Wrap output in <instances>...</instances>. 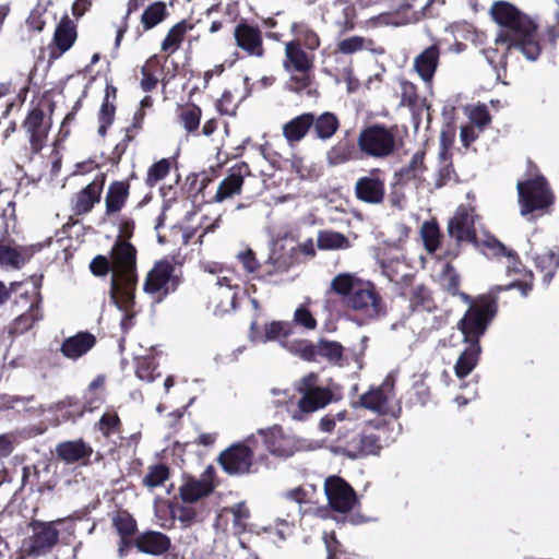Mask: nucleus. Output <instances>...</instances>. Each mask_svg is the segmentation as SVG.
<instances>
[{
    "instance_id": "nucleus-1",
    "label": "nucleus",
    "mask_w": 559,
    "mask_h": 559,
    "mask_svg": "<svg viewBox=\"0 0 559 559\" xmlns=\"http://www.w3.org/2000/svg\"><path fill=\"white\" fill-rule=\"evenodd\" d=\"M493 20L502 27L496 37V45L504 47L501 58L509 53L521 52L530 61L542 53L537 38V24L515 5L497 1L491 7Z\"/></svg>"
},
{
    "instance_id": "nucleus-2",
    "label": "nucleus",
    "mask_w": 559,
    "mask_h": 559,
    "mask_svg": "<svg viewBox=\"0 0 559 559\" xmlns=\"http://www.w3.org/2000/svg\"><path fill=\"white\" fill-rule=\"evenodd\" d=\"M497 310L498 298L490 292L473 301L457 322V329L463 334L464 342L480 345L479 340L495 318Z\"/></svg>"
},
{
    "instance_id": "nucleus-3",
    "label": "nucleus",
    "mask_w": 559,
    "mask_h": 559,
    "mask_svg": "<svg viewBox=\"0 0 559 559\" xmlns=\"http://www.w3.org/2000/svg\"><path fill=\"white\" fill-rule=\"evenodd\" d=\"M112 276L110 283V297L119 290H135L138 285L136 249L124 239H117L111 248Z\"/></svg>"
},
{
    "instance_id": "nucleus-4",
    "label": "nucleus",
    "mask_w": 559,
    "mask_h": 559,
    "mask_svg": "<svg viewBox=\"0 0 559 559\" xmlns=\"http://www.w3.org/2000/svg\"><path fill=\"white\" fill-rule=\"evenodd\" d=\"M516 189L523 216L534 215L535 213L542 216L548 213L555 203V195L549 183L540 174L524 181H519Z\"/></svg>"
},
{
    "instance_id": "nucleus-5",
    "label": "nucleus",
    "mask_w": 559,
    "mask_h": 559,
    "mask_svg": "<svg viewBox=\"0 0 559 559\" xmlns=\"http://www.w3.org/2000/svg\"><path fill=\"white\" fill-rule=\"evenodd\" d=\"M62 522V519L55 521L33 519L28 523L32 534L22 542V554L29 558L49 555L60 542V532L57 526Z\"/></svg>"
},
{
    "instance_id": "nucleus-6",
    "label": "nucleus",
    "mask_w": 559,
    "mask_h": 559,
    "mask_svg": "<svg viewBox=\"0 0 559 559\" xmlns=\"http://www.w3.org/2000/svg\"><path fill=\"white\" fill-rule=\"evenodd\" d=\"M255 445L257 440L253 436L234 442L218 454L216 462L228 476L239 477L252 474L255 472Z\"/></svg>"
},
{
    "instance_id": "nucleus-7",
    "label": "nucleus",
    "mask_w": 559,
    "mask_h": 559,
    "mask_svg": "<svg viewBox=\"0 0 559 559\" xmlns=\"http://www.w3.org/2000/svg\"><path fill=\"white\" fill-rule=\"evenodd\" d=\"M397 127H386L374 123L364 128L357 139V145L361 153L373 158L391 156L396 148Z\"/></svg>"
},
{
    "instance_id": "nucleus-8",
    "label": "nucleus",
    "mask_w": 559,
    "mask_h": 559,
    "mask_svg": "<svg viewBox=\"0 0 559 559\" xmlns=\"http://www.w3.org/2000/svg\"><path fill=\"white\" fill-rule=\"evenodd\" d=\"M175 265L169 260L155 262L146 274L143 290L148 294L155 302H162L169 294L179 286L178 276L174 275Z\"/></svg>"
},
{
    "instance_id": "nucleus-9",
    "label": "nucleus",
    "mask_w": 559,
    "mask_h": 559,
    "mask_svg": "<svg viewBox=\"0 0 559 559\" xmlns=\"http://www.w3.org/2000/svg\"><path fill=\"white\" fill-rule=\"evenodd\" d=\"M344 304L366 320L377 319L385 313L382 297L370 282L357 284L349 298L344 299Z\"/></svg>"
},
{
    "instance_id": "nucleus-10",
    "label": "nucleus",
    "mask_w": 559,
    "mask_h": 559,
    "mask_svg": "<svg viewBox=\"0 0 559 559\" xmlns=\"http://www.w3.org/2000/svg\"><path fill=\"white\" fill-rule=\"evenodd\" d=\"M329 507L337 513H349L358 503L355 489L342 477L329 476L324 481Z\"/></svg>"
},
{
    "instance_id": "nucleus-11",
    "label": "nucleus",
    "mask_w": 559,
    "mask_h": 559,
    "mask_svg": "<svg viewBox=\"0 0 559 559\" xmlns=\"http://www.w3.org/2000/svg\"><path fill=\"white\" fill-rule=\"evenodd\" d=\"M508 259L506 273L508 276H516L507 285H496L489 292L497 297L501 292L518 289L523 297H527L534 288V274L521 261L514 250H510L506 255Z\"/></svg>"
},
{
    "instance_id": "nucleus-12",
    "label": "nucleus",
    "mask_w": 559,
    "mask_h": 559,
    "mask_svg": "<svg viewBox=\"0 0 559 559\" xmlns=\"http://www.w3.org/2000/svg\"><path fill=\"white\" fill-rule=\"evenodd\" d=\"M20 297L28 302L25 312L17 316L9 326V334L12 336L21 335L29 331L36 322L44 319L41 308L43 296L40 294V283H36L32 293L25 290L20 293Z\"/></svg>"
},
{
    "instance_id": "nucleus-13",
    "label": "nucleus",
    "mask_w": 559,
    "mask_h": 559,
    "mask_svg": "<svg viewBox=\"0 0 559 559\" xmlns=\"http://www.w3.org/2000/svg\"><path fill=\"white\" fill-rule=\"evenodd\" d=\"M106 180L107 174L98 173L88 185L71 198L70 206L73 215L84 216L93 211L102 200Z\"/></svg>"
},
{
    "instance_id": "nucleus-14",
    "label": "nucleus",
    "mask_w": 559,
    "mask_h": 559,
    "mask_svg": "<svg viewBox=\"0 0 559 559\" xmlns=\"http://www.w3.org/2000/svg\"><path fill=\"white\" fill-rule=\"evenodd\" d=\"M355 197L368 204H380L385 198V173L380 168H372L368 175L357 179Z\"/></svg>"
},
{
    "instance_id": "nucleus-15",
    "label": "nucleus",
    "mask_w": 559,
    "mask_h": 559,
    "mask_svg": "<svg viewBox=\"0 0 559 559\" xmlns=\"http://www.w3.org/2000/svg\"><path fill=\"white\" fill-rule=\"evenodd\" d=\"M31 150L34 154H38L45 146L51 128V120L46 119V115L40 107L31 109L24 121L22 122Z\"/></svg>"
},
{
    "instance_id": "nucleus-16",
    "label": "nucleus",
    "mask_w": 559,
    "mask_h": 559,
    "mask_svg": "<svg viewBox=\"0 0 559 559\" xmlns=\"http://www.w3.org/2000/svg\"><path fill=\"white\" fill-rule=\"evenodd\" d=\"M216 471L209 465L202 473L201 478L190 477L179 488V496L186 503H193L210 496L215 487Z\"/></svg>"
},
{
    "instance_id": "nucleus-17",
    "label": "nucleus",
    "mask_w": 559,
    "mask_h": 559,
    "mask_svg": "<svg viewBox=\"0 0 559 559\" xmlns=\"http://www.w3.org/2000/svg\"><path fill=\"white\" fill-rule=\"evenodd\" d=\"M78 39V27L68 14L57 24L52 40L48 46L49 60L59 59L69 51Z\"/></svg>"
},
{
    "instance_id": "nucleus-18",
    "label": "nucleus",
    "mask_w": 559,
    "mask_h": 559,
    "mask_svg": "<svg viewBox=\"0 0 559 559\" xmlns=\"http://www.w3.org/2000/svg\"><path fill=\"white\" fill-rule=\"evenodd\" d=\"M448 233L457 243H474L477 238L475 217L473 211L466 206H459L454 216L448 223Z\"/></svg>"
},
{
    "instance_id": "nucleus-19",
    "label": "nucleus",
    "mask_w": 559,
    "mask_h": 559,
    "mask_svg": "<svg viewBox=\"0 0 559 559\" xmlns=\"http://www.w3.org/2000/svg\"><path fill=\"white\" fill-rule=\"evenodd\" d=\"M236 45L248 56L262 58L265 53L262 32L258 26L240 22L234 31Z\"/></svg>"
},
{
    "instance_id": "nucleus-20",
    "label": "nucleus",
    "mask_w": 559,
    "mask_h": 559,
    "mask_svg": "<svg viewBox=\"0 0 559 559\" xmlns=\"http://www.w3.org/2000/svg\"><path fill=\"white\" fill-rule=\"evenodd\" d=\"M250 173V167L247 163L240 162L235 164L229 169L228 175L218 185L212 201L221 203L227 199L240 194L243 179L249 176Z\"/></svg>"
},
{
    "instance_id": "nucleus-21",
    "label": "nucleus",
    "mask_w": 559,
    "mask_h": 559,
    "mask_svg": "<svg viewBox=\"0 0 559 559\" xmlns=\"http://www.w3.org/2000/svg\"><path fill=\"white\" fill-rule=\"evenodd\" d=\"M135 177L132 173L124 180H114L109 183L105 194V218L116 216L126 206L130 197V180Z\"/></svg>"
},
{
    "instance_id": "nucleus-22",
    "label": "nucleus",
    "mask_w": 559,
    "mask_h": 559,
    "mask_svg": "<svg viewBox=\"0 0 559 559\" xmlns=\"http://www.w3.org/2000/svg\"><path fill=\"white\" fill-rule=\"evenodd\" d=\"M314 59L313 52L299 47L297 43H285L283 67L287 72H312Z\"/></svg>"
},
{
    "instance_id": "nucleus-23",
    "label": "nucleus",
    "mask_w": 559,
    "mask_h": 559,
    "mask_svg": "<svg viewBox=\"0 0 559 559\" xmlns=\"http://www.w3.org/2000/svg\"><path fill=\"white\" fill-rule=\"evenodd\" d=\"M393 389V379L386 377L379 386H371L367 392L361 394L356 404L362 408L384 414Z\"/></svg>"
},
{
    "instance_id": "nucleus-24",
    "label": "nucleus",
    "mask_w": 559,
    "mask_h": 559,
    "mask_svg": "<svg viewBox=\"0 0 559 559\" xmlns=\"http://www.w3.org/2000/svg\"><path fill=\"white\" fill-rule=\"evenodd\" d=\"M134 546L140 552L160 556L169 550L171 540L162 532L146 531L134 538Z\"/></svg>"
},
{
    "instance_id": "nucleus-25",
    "label": "nucleus",
    "mask_w": 559,
    "mask_h": 559,
    "mask_svg": "<svg viewBox=\"0 0 559 559\" xmlns=\"http://www.w3.org/2000/svg\"><path fill=\"white\" fill-rule=\"evenodd\" d=\"M293 266L292 259L285 254H276L272 252L262 263L261 271L257 275V281L267 284H278L276 280L278 275L288 273Z\"/></svg>"
},
{
    "instance_id": "nucleus-26",
    "label": "nucleus",
    "mask_w": 559,
    "mask_h": 559,
    "mask_svg": "<svg viewBox=\"0 0 559 559\" xmlns=\"http://www.w3.org/2000/svg\"><path fill=\"white\" fill-rule=\"evenodd\" d=\"M92 454L93 448L83 439L63 441L56 447L57 457L66 464L88 461Z\"/></svg>"
},
{
    "instance_id": "nucleus-27",
    "label": "nucleus",
    "mask_w": 559,
    "mask_h": 559,
    "mask_svg": "<svg viewBox=\"0 0 559 559\" xmlns=\"http://www.w3.org/2000/svg\"><path fill=\"white\" fill-rule=\"evenodd\" d=\"M358 152L357 142L350 136V132L346 131L345 135L328 151L326 159L329 165L337 166L356 159Z\"/></svg>"
},
{
    "instance_id": "nucleus-28",
    "label": "nucleus",
    "mask_w": 559,
    "mask_h": 559,
    "mask_svg": "<svg viewBox=\"0 0 559 559\" xmlns=\"http://www.w3.org/2000/svg\"><path fill=\"white\" fill-rule=\"evenodd\" d=\"M440 60V48L433 44L424 49L414 60V69L424 82H431Z\"/></svg>"
},
{
    "instance_id": "nucleus-29",
    "label": "nucleus",
    "mask_w": 559,
    "mask_h": 559,
    "mask_svg": "<svg viewBox=\"0 0 559 559\" xmlns=\"http://www.w3.org/2000/svg\"><path fill=\"white\" fill-rule=\"evenodd\" d=\"M95 344L96 337L92 333L79 332L62 342L60 352L69 359H78L90 352Z\"/></svg>"
},
{
    "instance_id": "nucleus-30",
    "label": "nucleus",
    "mask_w": 559,
    "mask_h": 559,
    "mask_svg": "<svg viewBox=\"0 0 559 559\" xmlns=\"http://www.w3.org/2000/svg\"><path fill=\"white\" fill-rule=\"evenodd\" d=\"M50 412L53 413L56 420L59 424L68 421L75 423L85 414L81 400L72 395H67L62 400L56 402L50 407Z\"/></svg>"
},
{
    "instance_id": "nucleus-31",
    "label": "nucleus",
    "mask_w": 559,
    "mask_h": 559,
    "mask_svg": "<svg viewBox=\"0 0 559 559\" xmlns=\"http://www.w3.org/2000/svg\"><path fill=\"white\" fill-rule=\"evenodd\" d=\"M313 112H302L283 126V135L289 144L299 143L311 131Z\"/></svg>"
},
{
    "instance_id": "nucleus-32",
    "label": "nucleus",
    "mask_w": 559,
    "mask_h": 559,
    "mask_svg": "<svg viewBox=\"0 0 559 559\" xmlns=\"http://www.w3.org/2000/svg\"><path fill=\"white\" fill-rule=\"evenodd\" d=\"M82 406L85 413H93L106 402V377L96 376L83 394Z\"/></svg>"
},
{
    "instance_id": "nucleus-33",
    "label": "nucleus",
    "mask_w": 559,
    "mask_h": 559,
    "mask_svg": "<svg viewBox=\"0 0 559 559\" xmlns=\"http://www.w3.org/2000/svg\"><path fill=\"white\" fill-rule=\"evenodd\" d=\"M117 98V87L107 84L105 90V97L103 99L100 109L98 111L97 118H98V134L102 138H105L107 135V131L109 127L115 121V115H116V105L115 100Z\"/></svg>"
},
{
    "instance_id": "nucleus-34",
    "label": "nucleus",
    "mask_w": 559,
    "mask_h": 559,
    "mask_svg": "<svg viewBox=\"0 0 559 559\" xmlns=\"http://www.w3.org/2000/svg\"><path fill=\"white\" fill-rule=\"evenodd\" d=\"M127 294L128 295H124V290H119L115 297H110L118 309L124 313L120 322L121 330L124 334L134 326L136 316V311L134 310L135 290H127Z\"/></svg>"
},
{
    "instance_id": "nucleus-35",
    "label": "nucleus",
    "mask_w": 559,
    "mask_h": 559,
    "mask_svg": "<svg viewBox=\"0 0 559 559\" xmlns=\"http://www.w3.org/2000/svg\"><path fill=\"white\" fill-rule=\"evenodd\" d=\"M311 130L316 139L328 141L338 131L341 122L338 117L332 111H324L320 115L313 112Z\"/></svg>"
},
{
    "instance_id": "nucleus-36",
    "label": "nucleus",
    "mask_w": 559,
    "mask_h": 559,
    "mask_svg": "<svg viewBox=\"0 0 559 559\" xmlns=\"http://www.w3.org/2000/svg\"><path fill=\"white\" fill-rule=\"evenodd\" d=\"M353 448V457L378 455L382 449L380 437L373 432L364 430L349 442Z\"/></svg>"
},
{
    "instance_id": "nucleus-37",
    "label": "nucleus",
    "mask_w": 559,
    "mask_h": 559,
    "mask_svg": "<svg viewBox=\"0 0 559 559\" xmlns=\"http://www.w3.org/2000/svg\"><path fill=\"white\" fill-rule=\"evenodd\" d=\"M439 162L440 168L437 173L435 187L442 188L450 182H459L457 174L455 173L453 163H452V153L447 146L444 140H442L441 148L439 152Z\"/></svg>"
},
{
    "instance_id": "nucleus-38",
    "label": "nucleus",
    "mask_w": 559,
    "mask_h": 559,
    "mask_svg": "<svg viewBox=\"0 0 559 559\" xmlns=\"http://www.w3.org/2000/svg\"><path fill=\"white\" fill-rule=\"evenodd\" d=\"M294 38L290 43H297L299 47L305 48L314 53L320 47L321 39L316 31L304 22H296L290 27Z\"/></svg>"
},
{
    "instance_id": "nucleus-39",
    "label": "nucleus",
    "mask_w": 559,
    "mask_h": 559,
    "mask_svg": "<svg viewBox=\"0 0 559 559\" xmlns=\"http://www.w3.org/2000/svg\"><path fill=\"white\" fill-rule=\"evenodd\" d=\"M408 301L413 311L432 312L437 309L431 289L424 284L416 285L411 289Z\"/></svg>"
},
{
    "instance_id": "nucleus-40",
    "label": "nucleus",
    "mask_w": 559,
    "mask_h": 559,
    "mask_svg": "<svg viewBox=\"0 0 559 559\" xmlns=\"http://www.w3.org/2000/svg\"><path fill=\"white\" fill-rule=\"evenodd\" d=\"M331 400V393L322 388H309L298 402V406L304 413H312L324 407Z\"/></svg>"
},
{
    "instance_id": "nucleus-41",
    "label": "nucleus",
    "mask_w": 559,
    "mask_h": 559,
    "mask_svg": "<svg viewBox=\"0 0 559 559\" xmlns=\"http://www.w3.org/2000/svg\"><path fill=\"white\" fill-rule=\"evenodd\" d=\"M481 348L480 345L467 344L454 366L455 376L460 379L467 377L476 367Z\"/></svg>"
},
{
    "instance_id": "nucleus-42",
    "label": "nucleus",
    "mask_w": 559,
    "mask_h": 559,
    "mask_svg": "<svg viewBox=\"0 0 559 559\" xmlns=\"http://www.w3.org/2000/svg\"><path fill=\"white\" fill-rule=\"evenodd\" d=\"M28 489L31 493H44L46 490L52 489V486L40 481V469L37 465H25L22 468L21 490Z\"/></svg>"
},
{
    "instance_id": "nucleus-43",
    "label": "nucleus",
    "mask_w": 559,
    "mask_h": 559,
    "mask_svg": "<svg viewBox=\"0 0 559 559\" xmlns=\"http://www.w3.org/2000/svg\"><path fill=\"white\" fill-rule=\"evenodd\" d=\"M294 332V324L288 321H272L264 326L263 342L280 341L285 347L289 344V336Z\"/></svg>"
},
{
    "instance_id": "nucleus-44",
    "label": "nucleus",
    "mask_w": 559,
    "mask_h": 559,
    "mask_svg": "<svg viewBox=\"0 0 559 559\" xmlns=\"http://www.w3.org/2000/svg\"><path fill=\"white\" fill-rule=\"evenodd\" d=\"M201 116V108L193 103L179 105L177 108L178 121L188 133L198 131L200 127Z\"/></svg>"
},
{
    "instance_id": "nucleus-45",
    "label": "nucleus",
    "mask_w": 559,
    "mask_h": 559,
    "mask_svg": "<svg viewBox=\"0 0 559 559\" xmlns=\"http://www.w3.org/2000/svg\"><path fill=\"white\" fill-rule=\"evenodd\" d=\"M473 246L488 258H501L511 250L489 233H486L483 236H477Z\"/></svg>"
},
{
    "instance_id": "nucleus-46",
    "label": "nucleus",
    "mask_w": 559,
    "mask_h": 559,
    "mask_svg": "<svg viewBox=\"0 0 559 559\" xmlns=\"http://www.w3.org/2000/svg\"><path fill=\"white\" fill-rule=\"evenodd\" d=\"M192 27L193 25L188 24L186 20L176 23L173 27H170L164 40L162 41V50L168 52V55L174 53L179 49L181 43L185 40L186 33L189 29H192Z\"/></svg>"
},
{
    "instance_id": "nucleus-47",
    "label": "nucleus",
    "mask_w": 559,
    "mask_h": 559,
    "mask_svg": "<svg viewBox=\"0 0 559 559\" xmlns=\"http://www.w3.org/2000/svg\"><path fill=\"white\" fill-rule=\"evenodd\" d=\"M246 92L237 99L234 93L229 90H225L221 98L216 102V109L221 115L234 116L236 115L239 103L248 97L251 93L249 86V78L243 79Z\"/></svg>"
},
{
    "instance_id": "nucleus-48",
    "label": "nucleus",
    "mask_w": 559,
    "mask_h": 559,
    "mask_svg": "<svg viewBox=\"0 0 559 559\" xmlns=\"http://www.w3.org/2000/svg\"><path fill=\"white\" fill-rule=\"evenodd\" d=\"M168 16L167 5L164 1H155L148 4L141 15V24L144 31H150L162 23Z\"/></svg>"
},
{
    "instance_id": "nucleus-49",
    "label": "nucleus",
    "mask_w": 559,
    "mask_h": 559,
    "mask_svg": "<svg viewBox=\"0 0 559 559\" xmlns=\"http://www.w3.org/2000/svg\"><path fill=\"white\" fill-rule=\"evenodd\" d=\"M318 357H321L332 365L342 366L344 360V347L336 341L321 338L316 349Z\"/></svg>"
},
{
    "instance_id": "nucleus-50",
    "label": "nucleus",
    "mask_w": 559,
    "mask_h": 559,
    "mask_svg": "<svg viewBox=\"0 0 559 559\" xmlns=\"http://www.w3.org/2000/svg\"><path fill=\"white\" fill-rule=\"evenodd\" d=\"M535 266L543 274L544 283L549 284L559 267V254L549 250L535 257Z\"/></svg>"
},
{
    "instance_id": "nucleus-51",
    "label": "nucleus",
    "mask_w": 559,
    "mask_h": 559,
    "mask_svg": "<svg viewBox=\"0 0 559 559\" xmlns=\"http://www.w3.org/2000/svg\"><path fill=\"white\" fill-rule=\"evenodd\" d=\"M317 243L321 250H340L350 247L349 239L344 234L334 230L319 231Z\"/></svg>"
},
{
    "instance_id": "nucleus-52",
    "label": "nucleus",
    "mask_w": 559,
    "mask_h": 559,
    "mask_svg": "<svg viewBox=\"0 0 559 559\" xmlns=\"http://www.w3.org/2000/svg\"><path fill=\"white\" fill-rule=\"evenodd\" d=\"M111 521L119 537H134L138 531V524L132 514L127 510L117 511L112 515Z\"/></svg>"
},
{
    "instance_id": "nucleus-53",
    "label": "nucleus",
    "mask_w": 559,
    "mask_h": 559,
    "mask_svg": "<svg viewBox=\"0 0 559 559\" xmlns=\"http://www.w3.org/2000/svg\"><path fill=\"white\" fill-rule=\"evenodd\" d=\"M442 288L452 296L461 295L464 299H469V296L460 293V275L451 263H445L440 275Z\"/></svg>"
},
{
    "instance_id": "nucleus-54",
    "label": "nucleus",
    "mask_w": 559,
    "mask_h": 559,
    "mask_svg": "<svg viewBox=\"0 0 559 559\" xmlns=\"http://www.w3.org/2000/svg\"><path fill=\"white\" fill-rule=\"evenodd\" d=\"M236 259L245 274L251 280H257L262 263L258 260L255 252L250 247H246L237 253Z\"/></svg>"
},
{
    "instance_id": "nucleus-55",
    "label": "nucleus",
    "mask_w": 559,
    "mask_h": 559,
    "mask_svg": "<svg viewBox=\"0 0 559 559\" xmlns=\"http://www.w3.org/2000/svg\"><path fill=\"white\" fill-rule=\"evenodd\" d=\"M170 476V468L164 464L158 463L147 467V473L142 479L143 486L147 488H156L162 486Z\"/></svg>"
},
{
    "instance_id": "nucleus-56",
    "label": "nucleus",
    "mask_w": 559,
    "mask_h": 559,
    "mask_svg": "<svg viewBox=\"0 0 559 559\" xmlns=\"http://www.w3.org/2000/svg\"><path fill=\"white\" fill-rule=\"evenodd\" d=\"M97 428L105 438H109L114 433L121 432L122 421L115 409H109L100 416Z\"/></svg>"
},
{
    "instance_id": "nucleus-57",
    "label": "nucleus",
    "mask_w": 559,
    "mask_h": 559,
    "mask_svg": "<svg viewBox=\"0 0 559 559\" xmlns=\"http://www.w3.org/2000/svg\"><path fill=\"white\" fill-rule=\"evenodd\" d=\"M420 233L427 251L435 252L439 248L441 241V231L438 223L436 221L425 222L421 226Z\"/></svg>"
},
{
    "instance_id": "nucleus-58",
    "label": "nucleus",
    "mask_w": 559,
    "mask_h": 559,
    "mask_svg": "<svg viewBox=\"0 0 559 559\" xmlns=\"http://www.w3.org/2000/svg\"><path fill=\"white\" fill-rule=\"evenodd\" d=\"M290 74L292 75L288 81V90L296 94H300L304 91H307V94L309 96H312L313 91L310 88V86L312 85L313 80H314L313 71L312 72H295V73H290ZM314 93H317V91H314Z\"/></svg>"
},
{
    "instance_id": "nucleus-59",
    "label": "nucleus",
    "mask_w": 559,
    "mask_h": 559,
    "mask_svg": "<svg viewBox=\"0 0 559 559\" xmlns=\"http://www.w3.org/2000/svg\"><path fill=\"white\" fill-rule=\"evenodd\" d=\"M290 353L298 355L301 359L306 361H317L318 355L316 349L318 348V343L313 344L308 340H296L290 341L286 347Z\"/></svg>"
},
{
    "instance_id": "nucleus-60",
    "label": "nucleus",
    "mask_w": 559,
    "mask_h": 559,
    "mask_svg": "<svg viewBox=\"0 0 559 559\" xmlns=\"http://www.w3.org/2000/svg\"><path fill=\"white\" fill-rule=\"evenodd\" d=\"M322 538L328 552L326 559H355L343 549V546L337 540L334 531L324 532Z\"/></svg>"
},
{
    "instance_id": "nucleus-61",
    "label": "nucleus",
    "mask_w": 559,
    "mask_h": 559,
    "mask_svg": "<svg viewBox=\"0 0 559 559\" xmlns=\"http://www.w3.org/2000/svg\"><path fill=\"white\" fill-rule=\"evenodd\" d=\"M401 87V102L400 105L403 107H407L411 110H415L419 107L420 97L418 95L417 86L407 81L402 80L400 82Z\"/></svg>"
},
{
    "instance_id": "nucleus-62",
    "label": "nucleus",
    "mask_w": 559,
    "mask_h": 559,
    "mask_svg": "<svg viewBox=\"0 0 559 559\" xmlns=\"http://www.w3.org/2000/svg\"><path fill=\"white\" fill-rule=\"evenodd\" d=\"M170 171V160L168 158H162L154 163L148 169L145 177V183L148 187H154L157 182L168 176Z\"/></svg>"
},
{
    "instance_id": "nucleus-63",
    "label": "nucleus",
    "mask_w": 559,
    "mask_h": 559,
    "mask_svg": "<svg viewBox=\"0 0 559 559\" xmlns=\"http://www.w3.org/2000/svg\"><path fill=\"white\" fill-rule=\"evenodd\" d=\"M468 119L471 124L478 128L479 132L484 131L491 122V116L485 104H478L468 110Z\"/></svg>"
},
{
    "instance_id": "nucleus-64",
    "label": "nucleus",
    "mask_w": 559,
    "mask_h": 559,
    "mask_svg": "<svg viewBox=\"0 0 559 559\" xmlns=\"http://www.w3.org/2000/svg\"><path fill=\"white\" fill-rule=\"evenodd\" d=\"M356 285L352 275L340 274L333 278L331 287L336 294L346 299L349 298L350 294L356 289Z\"/></svg>"
}]
</instances>
